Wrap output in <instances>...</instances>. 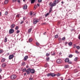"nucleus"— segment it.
Masks as SVG:
<instances>
[{
    "label": "nucleus",
    "mask_w": 80,
    "mask_h": 80,
    "mask_svg": "<svg viewBox=\"0 0 80 80\" xmlns=\"http://www.w3.org/2000/svg\"><path fill=\"white\" fill-rule=\"evenodd\" d=\"M49 7H50L49 10V13H50L52 11L53 7H55V6L52 4V2H50L49 3Z\"/></svg>",
    "instance_id": "nucleus-1"
},
{
    "label": "nucleus",
    "mask_w": 80,
    "mask_h": 80,
    "mask_svg": "<svg viewBox=\"0 0 80 80\" xmlns=\"http://www.w3.org/2000/svg\"><path fill=\"white\" fill-rule=\"evenodd\" d=\"M60 2L59 0H55L54 1H53V3L51 2V4L52 5L54 6H56V5L58 3Z\"/></svg>",
    "instance_id": "nucleus-2"
},
{
    "label": "nucleus",
    "mask_w": 80,
    "mask_h": 80,
    "mask_svg": "<svg viewBox=\"0 0 80 80\" xmlns=\"http://www.w3.org/2000/svg\"><path fill=\"white\" fill-rule=\"evenodd\" d=\"M10 78L12 80H15L17 78V76L15 74H13L11 76Z\"/></svg>",
    "instance_id": "nucleus-3"
},
{
    "label": "nucleus",
    "mask_w": 80,
    "mask_h": 80,
    "mask_svg": "<svg viewBox=\"0 0 80 80\" xmlns=\"http://www.w3.org/2000/svg\"><path fill=\"white\" fill-rule=\"evenodd\" d=\"M57 63L60 64L63 62V61L61 59H58L56 61Z\"/></svg>",
    "instance_id": "nucleus-4"
},
{
    "label": "nucleus",
    "mask_w": 80,
    "mask_h": 80,
    "mask_svg": "<svg viewBox=\"0 0 80 80\" xmlns=\"http://www.w3.org/2000/svg\"><path fill=\"white\" fill-rule=\"evenodd\" d=\"M26 72L28 75L30 74V68H28V69H27L26 70Z\"/></svg>",
    "instance_id": "nucleus-5"
},
{
    "label": "nucleus",
    "mask_w": 80,
    "mask_h": 80,
    "mask_svg": "<svg viewBox=\"0 0 80 80\" xmlns=\"http://www.w3.org/2000/svg\"><path fill=\"white\" fill-rule=\"evenodd\" d=\"M33 24H36L37 23V22H38V19H37L36 18L35 19H33Z\"/></svg>",
    "instance_id": "nucleus-6"
},
{
    "label": "nucleus",
    "mask_w": 80,
    "mask_h": 80,
    "mask_svg": "<svg viewBox=\"0 0 80 80\" xmlns=\"http://www.w3.org/2000/svg\"><path fill=\"white\" fill-rule=\"evenodd\" d=\"M13 57H14V55L13 54L10 55L9 56L8 59L9 60H12V59L13 58Z\"/></svg>",
    "instance_id": "nucleus-7"
},
{
    "label": "nucleus",
    "mask_w": 80,
    "mask_h": 80,
    "mask_svg": "<svg viewBox=\"0 0 80 80\" xmlns=\"http://www.w3.org/2000/svg\"><path fill=\"white\" fill-rule=\"evenodd\" d=\"M30 72L31 73H35V69H32L31 68H30Z\"/></svg>",
    "instance_id": "nucleus-8"
},
{
    "label": "nucleus",
    "mask_w": 80,
    "mask_h": 80,
    "mask_svg": "<svg viewBox=\"0 0 80 80\" xmlns=\"http://www.w3.org/2000/svg\"><path fill=\"white\" fill-rule=\"evenodd\" d=\"M13 32H14V30L12 29H11L9 30V34H12V33H13Z\"/></svg>",
    "instance_id": "nucleus-9"
},
{
    "label": "nucleus",
    "mask_w": 80,
    "mask_h": 80,
    "mask_svg": "<svg viewBox=\"0 0 80 80\" xmlns=\"http://www.w3.org/2000/svg\"><path fill=\"white\" fill-rule=\"evenodd\" d=\"M27 9V5L26 4L24 5L23 8V10H26Z\"/></svg>",
    "instance_id": "nucleus-10"
},
{
    "label": "nucleus",
    "mask_w": 80,
    "mask_h": 80,
    "mask_svg": "<svg viewBox=\"0 0 80 80\" xmlns=\"http://www.w3.org/2000/svg\"><path fill=\"white\" fill-rule=\"evenodd\" d=\"M28 58V57L27 56H26L24 58V60L25 61H26L27 59Z\"/></svg>",
    "instance_id": "nucleus-11"
},
{
    "label": "nucleus",
    "mask_w": 80,
    "mask_h": 80,
    "mask_svg": "<svg viewBox=\"0 0 80 80\" xmlns=\"http://www.w3.org/2000/svg\"><path fill=\"white\" fill-rule=\"evenodd\" d=\"M7 66V64L6 63H3L2 65V67H5Z\"/></svg>",
    "instance_id": "nucleus-12"
},
{
    "label": "nucleus",
    "mask_w": 80,
    "mask_h": 80,
    "mask_svg": "<svg viewBox=\"0 0 80 80\" xmlns=\"http://www.w3.org/2000/svg\"><path fill=\"white\" fill-rule=\"evenodd\" d=\"M64 61L65 62H68V61H69V59L68 58H66L65 59Z\"/></svg>",
    "instance_id": "nucleus-13"
},
{
    "label": "nucleus",
    "mask_w": 80,
    "mask_h": 80,
    "mask_svg": "<svg viewBox=\"0 0 80 80\" xmlns=\"http://www.w3.org/2000/svg\"><path fill=\"white\" fill-rule=\"evenodd\" d=\"M14 27L15 24H13L11 25V28H13Z\"/></svg>",
    "instance_id": "nucleus-14"
},
{
    "label": "nucleus",
    "mask_w": 80,
    "mask_h": 80,
    "mask_svg": "<svg viewBox=\"0 0 80 80\" xmlns=\"http://www.w3.org/2000/svg\"><path fill=\"white\" fill-rule=\"evenodd\" d=\"M6 60V58H2L1 60V62H4Z\"/></svg>",
    "instance_id": "nucleus-15"
},
{
    "label": "nucleus",
    "mask_w": 80,
    "mask_h": 80,
    "mask_svg": "<svg viewBox=\"0 0 80 80\" xmlns=\"http://www.w3.org/2000/svg\"><path fill=\"white\" fill-rule=\"evenodd\" d=\"M9 0H5L4 1L5 4H7L8 3Z\"/></svg>",
    "instance_id": "nucleus-16"
},
{
    "label": "nucleus",
    "mask_w": 80,
    "mask_h": 80,
    "mask_svg": "<svg viewBox=\"0 0 80 80\" xmlns=\"http://www.w3.org/2000/svg\"><path fill=\"white\" fill-rule=\"evenodd\" d=\"M68 45L69 47H71L72 45V42H70L68 43Z\"/></svg>",
    "instance_id": "nucleus-17"
},
{
    "label": "nucleus",
    "mask_w": 80,
    "mask_h": 80,
    "mask_svg": "<svg viewBox=\"0 0 80 80\" xmlns=\"http://www.w3.org/2000/svg\"><path fill=\"white\" fill-rule=\"evenodd\" d=\"M51 76L52 77H55V74L54 73H51Z\"/></svg>",
    "instance_id": "nucleus-18"
},
{
    "label": "nucleus",
    "mask_w": 80,
    "mask_h": 80,
    "mask_svg": "<svg viewBox=\"0 0 80 80\" xmlns=\"http://www.w3.org/2000/svg\"><path fill=\"white\" fill-rule=\"evenodd\" d=\"M35 2V0H31V3H34Z\"/></svg>",
    "instance_id": "nucleus-19"
},
{
    "label": "nucleus",
    "mask_w": 80,
    "mask_h": 80,
    "mask_svg": "<svg viewBox=\"0 0 80 80\" xmlns=\"http://www.w3.org/2000/svg\"><path fill=\"white\" fill-rule=\"evenodd\" d=\"M28 40L29 42H32V41H33V39L32 38H30Z\"/></svg>",
    "instance_id": "nucleus-20"
},
{
    "label": "nucleus",
    "mask_w": 80,
    "mask_h": 80,
    "mask_svg": "<svg viewBox=\"0 0 80 80\" xmlns=\"http://www.w3.org/2000/svg\"><path fill=\"white\" fill-rule=\"evenodd\" d=\"M44 66L45 68H47V67H48V63H47L46 64H45Z\"/></svg>",
    "instance_id": "nucleus-21"
},
{
    "label": "nucleus",
    "mask_w": 80,
    "mask_h": 80,
    "mask_svg": "<svg viewBox=\"0 0 80 80\" xmlns=\"http://www.w3.org/2000/svg\"><path fill=\"white\" fill-rule=\"evenodd\" d=\"M4 42L5 43H6V42H7V37L5 38L4 39Z\"/></svg>",
    "instance_id": "nucleus-22"
},
{
    "label": "nucleus",
    "mask_w": 80,
    "mask_h": 80,
    "mask_svg": "<svg viewBox=\"0 0 80 80\" xmlns=\"http://www.w3.org/2000/svg\"><path fill=\"white\" fill-rule=\"evenodd\" d=\"M47 77H50V76H51V73H48L47 74Z\"/></svg>",
    "instance_id": "nucleus-23"
},
{
    "label": "nucleus",
    "mask_w": 80,
    "mask_h": 80,
    "mask_svg": "<svg viewBox=\"0 0 80 80\" xmlns=\"http://www.w3.org/2000/svg\"><path fill=\"white\" fill-rule=\"evenodd\" d=\"M32 28H30L29 29H28V33H30L32 31Z\"/></svg>",
    "instance_id": "nucleus-24"
},
{
    "label": "nucleus",
    "mask_w": 80,
    "mask_h": 80,
    "mask_svg": "<svg viewBox=\"0 0 80 80\" xmlns=\"http://www.w3.org/2000/svg\"><path fill=\"white\" fill-rule=\"evenodd\" d=\"M21 65H22V66H25V62H23Z\"/></svg>",
    "instance_id": "nucleus-25"
},
{
    "label": "nucleus",
    "mask_w": 80,
    "mask_h": 80,
    "mask_svg": "<svg viewBox=\"0 0 80 80\" xmlns=\"http://www.w3.org/2000/svg\"><path fill=\"white\" fill-rule=\"evenodd\" d=\"M68 65H66L64 66V68H68Z\"/></svg>",
    "instance_id": "nucleus-26"
},
{
    "label": "nucleus",
    "mask_w": 80,
    "mask_h": 80,
    "mask_svg": "<svg viewBox=\"0 0 80 80\" xmlns=\"http://www.w3.org/2000/svg\"><path fill=\"white\" fill-rule=\"evenodd\" d=\"M77 60H78V58L77 57L75 58L74 59V60L75 62L77 61Z\"/></svg>",
    "instance_id": "nucleus-27"
},
{
    "label": "nucleus",
    "mask_w": 80,
    "mask_h": 80,
    "mask_svg": "<svg viewBox=\"0 0 80 80\" xmlns=\"http://www.w3.org/2000/svg\"><path fill=\"white\" fill-rule=\"evenodd\" d=\"M3 52V50H0V54H1V53H2Z\"/></svg>",
    "instance_id": "nucleus-28"
},
{
    "label": "nucleus",
    "mask_w": 80,
    "mask_h": 80,
    "mask_svg": "<svg viewBox=\"0 0 80 80\" xmlns=\"http://www.w3.org/2000/svg\"><path fill=\"white\" fill-rule=\"evenodd\" d=\"M58 37V35H56L55 36V38H57Z\"/></svg>",
    "instance_id": "nucleus-29"
},
{
    "label": "nucleus",
    "mask_w": 80,
    "mask_h": 80,
    "mask_svg": "<svg viewBox=\"0 0 80 80\" xmlns=\"http://www.w3.org/2000/svg\"><path fill=\"white\" fill-rule=\"evenodd\" d=\"M58 40L60 43L61 42H62V39H61V38H59Z\"/></svg>",
    "instance_id": "nucleus-30"
},
{
    "label": "nucleus",
    "mask_w": 80,
    "mask_h": 80,
    "mask_svg": "<svg viewBox=\"0 0 80 80\" xmlns=\"http://www.w3.org/2000/svg\"><path fill=\"white\" fill-rule=\"evenodd\" d=\"M76 53H77V54H78V53H80V52H78V51L76 50L75 51Z\"/></svg>",
    "instance_id": "nucleus-31"
},
{
    "label": "nucleus",
    "mask_w": 80,
    "mask_h": 80,
    "mask_svg": "<svg viewBox=\"0 0 80 80\" xmlns=\"http://www.w3.org/2000/svg\"><path fill=\"white\" fill-rule=\"evenodd\" d=\"M76 48H77V49H78V50H79V49H80V46H77L76 47Z\"/></svg>",
    "instance_id": "nucleus-32"
},
{
    "label": "nucleus",
    "mask_w": 80,
    "mask_h": 80,
    "mask_svg": "<svg viewBox=\"0 0 80 80\" xmlns=\"http://www.w3.org/2000/svg\"><path fill=\"white\" fill-rule=\"evenodd\" d=\"M38 3H42V0H38Z\"/></svg>",
    "instance_id": "nucleus-33"
},
{
    "label": "nucleus",
    "mask_w": 80,
    "mask_h": 80,
    "mask_svg": "<svg viewBox=\"0 0 80 80\" xmlns=\"http://www.w3.org/2000/svg\"><path fill=\"white\" fill-rule=\"evenodd\" d=\"M76 47H77V45L75 44H74V47H73V48H76Z\"/></svg>",
    "instance_id": "nucleus-34"
},
{
    "label": "nucleus",
    "mask_w": 80,
    "mask_h": 80,
    "mask_svg": "<svg viewBox=\"0 0 80 80\" xmlns=\"http://www.w3.org/2000/svg\"><path fill=\"white\" fill-rule=\"evenodd\" d=\"M22 71L23 72H26V68H25L24 69H23Z\"/></svg>",
    "instance_id": "nucleus-35"
},
{
    "label": "nucleus",
    "mask_w": 80,
    "mask_h": 80,
    "mask_svg": "<svg viewBox=\"0 0 80 80\" xmlns=\"http://www.w3.org/2000/svg\"><path fill=\"white\" fill-rule=\"evenodd\" d=\"M46 60L47 61H49V60H50V58H46Z\"/></svg>",
    "instance_id": "nucleus-36"
},
{
    "label": "nucleus",
    "mask_w": 80,
    "mask_h": 80,
    "mask_svg": "<svg viewBox=\"0 0 80 80\" xmlns=\"http://www.w3.org/2000/svg\"><path fill=\"white\" fill-rule=\"evenodd\" d=\"M18 26H16V28H15V30H18Z\"/></svg>",
    "instance_id": "nucleus-37"
},
{
    "label": "nucleus",
    "mask_w": 80,
    "mask_h": 80,
    "mask_svg": "<svg viewBox=\"0 0 80 80\" xmlns=\"http://www.w3.org/2000/svg\"><path fill=\"white\" fill-rule=\"evenodd\" d=\"M46 55L47 57H48V56H50V54L48 53H46Z\"/></svg>",
    "instance_id": "nucleus-38"
},
{
    "label": "nucleus",
    "mask_w": 80,
    "mask_h": 80,
    "mask_svg": "<svg viewBox=\"0 0 80 80\" xmlns=\"http://www.w3.org/2000/svg\"><path fill=\"white\" fill-rule=\"evenodd\" d=\"M24 21H25V20H23V21H21V22H20V24H22V23H24Z\"/></svg>",
    "instance_id": "nucleus-39"
},
{
    "label": "nucleus",
    "mask_w": 80,
    "mask_h": 80,
    "mask_svg": "<svg viewBox=\"0 0 80 80\" xmlns=\"http://www.w3.org/2000/svg\"><path fill=\"white\" fill-rule=\"evenodd\" d=\"M65 37H64L62 39V40H65Z\"/></svg>",
    "instance_id": "nucleus-40"
},
{
    "label": "nucleus",
    "mask_w": 80,
    "mask_h": 80,
    "mask_svg": "<svg viewBox=\"0 0 80 80\" xmlns=\"http://www.w3.org/2000/svg\"><path fill=\"white\" fill-rule=\"evenodd\" d=\"M37 5H34V10H35V8H37Z\"/></svg>",
    "instance_id": "nucleus-41"
},
{
    "label": "nucleus",
    "mask_w": 80,
    "mask_h": 80,
    "mask_svg": "<svg viewBox=\"0 0 80 80\" xmlns=\"http://www.w3.org/2000/svg\"><path fill=\"white\" fill-rule=\"evenodd\" d=\"M68 62V63H69V64H71V63H72V62L71 61H69Z\"/></svg>",
    "instance_id": "nucleus-42"
},
{
    "label": "nucleus",
    "mask_w": 80,
    "mask_h": 80,
    "mask_svg": "<svg viewBox=\"0 0 80 80\" xmlns=\"http://www.w3.org/2000/svg\"><path fill=\"white\" fill-rule=\"evenodd\" d=\"M36 45H37L38 46L40 44L38 42H36Z\"/></svg>",
    "instance_id": "nucleus-43"
},
{
    "label": "nucleus",
    "mask_w": 80,
    "mask_h": 80,
    "mask_svg": "<svg viewBox=\"0 0 80 80\" xmlns=\"http://www.w3.org/2000/svg\"><path fill=\"white\" fill-rule=\"evenodd\" d=\"M72 57V55H70L69 56V58H71V57Z\"/></svg>",
    "instance_id": "nucleus-44"
},
{
    "label": "nucleus",
    "mask_w": 80,
    "mask_h": 80,
    "mask_svg": "<svg viewBox=\"0 0 80 80\" xmlns=\"http://www.w3.org/2000/svg\"><path fill=\"white\" fill-rule=\"evenodd\" d=\"M5 15H7V14H8V12H5Z\"/></svg>",
    "instance_id": "nucleus-45"
},
{
    "label": "nucleus",
    "mask_w": 80,
    "mask_h": 80,
    "mask_svg": "<svg viewBox=\"0 0 80 80\" xmlns=\"http://www.w3.org/2000/svg\"><path fill=\"white\" fill-rule=\"evenodd\" d=\"M60 74L59 73H58V74H57V76L58 77H59V76H60Z\"/></svg>",
    "instance_id": "nucleus-46"
},
{
    "label": "nucleus",
    "mask_w": 80,
    "mask_h": 80,
    "mask_svg": "<svg viewBox=\"0 0 80 80\" xmlns=\"http://www.w3.org/2000/svg\"><path fill=\"white\" fill-rule=\"evenodd\" d=\"M16 17H18V18L19 17H20V14H18L16 16Z\"/></svg>",
    "instance_id": "nucleus-47"
},
{
    "label": "nucleus",
    "mask_w": 80,
    "mask_h": 80,
    "mask_svg": "<svg viewBox=\"0 0 80 80\" xmlns=\"http://www.w3.org/2000/svg\"><path fill=\"white\" fill-rule=\"evenodd\" d=\"M19 32H20V31H19L18 30H17V33H19Z\"/></svg>",
    "instance_id": "nucleus-48"
},
{
    "label": "nucleus",
    "mask_w": 80,
    "mask_h": 80,
    "mask_svg": "<svg viewBox=\"0 0 80 80\" xmlns=\"http://www.w3.org/2000/svg\"><path fill=\"white\" fill-rule=\"evenodd\" d=\"M17 1V0H12L13 2H15Z\"/></svg>",
    "instance_id": "nucleus-49"
},
{
    "label": "nucleus",
    "mask_w": 80,
    "mask_h": 80,
    "mask_svg": "<svg viewBox=\"0 0 80 80\" xmlns=\"http://www.w3.org/2000/svg\"><path fill=\"white\" fill-rule=\"evenodd\" d=\"M78 38L80 40V34H79V35H78Z\"/></svg>",
    "instance_id": "nucleus-50"
},
{
    "label": "nucleus",
    "mask_w": 80,
    "mask_h": 80,
    "mask_svg": "<svg viewBox=\"0 0 80 80\" xmlns=\"http://www.w3.org/2000/svg\"><path fill=\"white\" fill-rule=\"evenodd\" d=\"M67 43H68V42H64L65 45H67Z\"/></svg>",
    "instance_id": "nucleus-51"
},
{
    "label": "nucleus",
    "mask_w": 80,
    "mask_h": 80,
    "mask_svg": "<svg viewBox=\"0 0 80 80\" xmlns=\"http://www.w3.org/2000/svg\"><path fill=\"white\" fill-rule=\"evenodd\" d=\"M18 3H20V0H18Z\"/></svg>",
    "instance_id": "nucleus-52"
},
{
    "label": "nucleus",
    "mask_w": 80,
    "mask_h": 80,
    "mask_svg": "<svg viewBox=\"0 0 80 80\" xmlns=\"http://www.w3.org/2000/svg\"><path fill=\"white\" fill-rule=\"evenodd\" d=\"M52 55H55V52H53V53L52 54Z\"/></svg>",
    "instance_id": "nucleus-53"
},
{
    "label": "nucleus",
    "mask_w": 80,
    "mask_h": 80,
    "mask_svg": "<svg viewBox=\"0 0 80 80\" xmlns=\"http://www.w3.org/2000/svg\"><path fill=\"white\" fill-rule=\"evenodd\" d=\"M29 80H33V78H29Z\"/></svg>",
    "instance_id": "nucleus-54"
},
{
    "label": "nucleus",
    "mask_w": 80,
    "mask_h": 80,
    "mask_svg": "<svg viewBox=\"0 0 80 80\" xmlns=\"http://www.w3.org/2000/svg\"><path fill=\"white\" fill-rule=\"evenodd\" d=\"M48 15H49V13H47L46 14V16H48Z\"/></svg>",
    "instance_id": "nucleus-55"
},
{
    "label": "nucleus",
    "mask_w": 80,
    "mask_h": 80,
    "mask_svg": "<svg viewBox=\"0 0 80 80\" xmlns=\"http://www.w3.org/2000/svg\"><path fill=\"white\" fill-rule=\"evenodd\" d=\"M37 6H38V7H39L40 5H39V4L38 3L37 4Z\"/></svg>",
    "instance_id": "nucleus-56"
},
{
    "label": "nucleus",
    "mask_w": 80,
    "mask_h": 80,
    "mask_svg": "<svg viewBox=\"0 0 80 80\" xmlns=\"http://www.w3.org/2000/svg\"><path fill=\"white\" fill-rule=\"evenodd\" d=\"M2 69H0V73H1V72H2Z\"/></svg>",
    "instance_id": "nucleus-57"
},
{
    "label": "nucleus",
    "mask_w": 80,
    "mask_h": 80,
    "mask_svg": "<svg viewBox=\"0 0 80 80\" xmlns=\"http://www.w3.org/2000/svg\"><path fill=\"white\" fill-rule=\"evenodd\" d=\"M29 67V66H27L26 67V68H28Z\"/></svg>",
    "instance_id": "nucleus-58"
},
{
    "label": "nucleus",
    "mask_w": 80,
    "mask_h": 80,
    "mask_svg": "<svg viewBox=\"0 0 80 80\" xmlns=\"http://www.w3.org/2000/svg\"><path fill=\"white\" fill-rule=\"evenodd\" d=\"M61 80H63V78L62 77H61Z\"/></svg>",
    "instance_id": "nucleus-59"
},
{
    "label": "nucleus",
    "mask_w": 80,
    "mask_h": 80,
    "mask_svg": "<svg viewBox=\"0 0 80 80\" xmlns=\"http://www.w3.org/2000/svg\"><path fill=\"white\" fill-rule=\"evenodd\" d=\"M25 17H24L23 18V20H25Z\"/></svg>",
    "instance_id": "nucleus-60"
},
{
    "label": "nucleus",
    "mask_w": 80,
    "mask_h": 80,
    "mask_svg": "<svg viewBox=\"0 0 80 80\" xmlns=\"http://www.w3.org/2000/svg\"><path fill=\"white\" fill-rule=\"evenodd\" d=\"M2 76H1V75H0V79H2Z\"/></svg>",
    "instance_id": "nucleus-61"
},
{
    "label": "nucleus",
    "mask_w": 80,
    "mask_h": 80,
    "mask_svg": "<svg viewBox=\"0 0 80 80\" xmlns=\"http://www.w3.org/2000/svg\"><path fill=\"white\" fill-rule=\"evenodd\" d=\"M6 55H9V53H7L6 54Z\"/></svg>",
    "instance_id": "nucleus-62"
},
{
    "label": "nucleus",
    "mask_w": 80,
    "mask_h": 80,
    "mask_svg": "<svg viewBox=\"0 0 80 80\" xmlns=\"http://www.w3.org/2000/svg\"><path fill=\"white\" fill-rule=\"evenodd\" d=\"M46 32H44V33H43V34L44 35H45V34H46Z\"/></svg>",
    "instance_id": "nucleus-63"
},
{
    "label": "nucleus",
    "mask_w": 80,
    "mask_h": 80,
    "mask_svg": "<svg viewBox=\"0 0 80 80\" xmlns=\"http://www.w3.org/2000/svg\"><path fill=\"white\" fill-rule=\"evenodd\" d=\"M26 74H27V73H24V76L26 75Z\"/></svg>",
    "instance_id": "nucleus-64"
}]
</instances>
